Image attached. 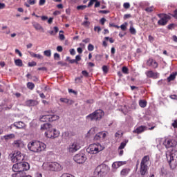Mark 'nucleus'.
I'll use <instances>...</instances> for the list:
<instances>
[{"instance_id": "f257e3e1", "label": "nucleus", "mask_w": 177, "mask_h": 177, "mask_svg": "<svg viewBox=\"0 0 177 177\" xmlns=\"http://www.w3.org/2000/svg\"><path fill=\"white\" fill-rule=\"evenodd\" d=\"M28 149L33 153H39L46 149V145L39 141H35L28 144Z\"/></svg>"}, {"instance_id": "f03ea898", "label": "nucleus", "mask_w": 177, "mask_h": 177, "mask_svg": "<svg viewBox=\"0 0 177 177\" xmlns=\"http://www.w3.org/2000/svg\"><path fill=\"white\" fill-rule=\"evenodd\" d=\"M43 169L45 171H54L59 172L63 169V166L57 162H44L42 165Z\"/></svg>"}, {"instance_id": "7ed1b4c3", "label": "nucleus", "mask_w": 177, "mask_h": 177, "mask_svg": "<svg viewBox=\"0 0 177 177\" xmlns=\"http://www.w3.org/2000/svg\"><path fill=\"white\" fill-rule=\"evenodd\" d=\"M167 160L171 169H175L177 166V151L171 150L169 153H166Z\"/></svg>"}, {"instance_id": "20e7f679", "label": "nucleus", "mask_w": 177, "mask_h": 177, "mask_svg": "<svg viewBox=\"0 0 177 177\" xmlns=\"http://www.w3.org/2000/svg\"><path fill=\"white\" fill-rule=\"evenodd\" d=\"M104 115V111L102 109L95 110L86 117V121H100Z\"/></svg>"}, {"instance_id": "39448f33", "label": "nucleus", "mask_w": 177, "mask_h": 177, "mask_svg": "<svg viewBox=\"0 0 177 177\" xmlns=\"http://www.w3.org/2000/svg\"><path fill=\"white\" fill-rule=\"evenodd\" d=\"M102 150H104V147L102 146L100 143L91 144L87 149V151L90 154H97V153H100Z\"/></svg>"}, {"instance_id": "423d86ee", "label": "nucleus", "mask_w": 177, "mask_h": 177, "mask_svg": "<svg viewBox=\"0 0 177 177\" xmlns=\"http://www.w3.org/2000/svg\"><path fill=\"white\" fill-rule=\"evenodd\" d=\"M107 172H109V167L106 165H100L96 167L94 174L96 176L102 177L107 175Z\"/></svg>"}, {"instance_id": "0eeeda50", "label": "nucleus", "mask_w": 177, "mask_h": 177, "mask_svg": "<svg viewBox=\"0 0 177 177\" xmlns=\"http://www.w3.org/2000/svg\"><path fill=\"white\" fill-rule=\"evenodd\" d=\"M158 17L160 18L158 21V24L159 26H167V24H168V21L171 20V16L167 14H158Z\"/></svg>"}, {"instance_id": "6e6552de", "label": "nucleus", "mask_w": 177, "mask_h": 177, "mask_svg": "<svg viewBox=\"0 0 177 177\" xmlns=\"http://www.w3.org/2000/svg\"><path fill=\"white\" fill-rule=\"evenodd\" d=\"M81 149V144H80L79 140L74 141L73 142H71L68 147V151L69 153H75V151H78Z\"/></svg>"}, {"instance_id": "1a4fd4ad", "label": "nucleus", "mask_w": 177, "mask_h": 177, "mask_svg": "<svg viewBox=\"0 0 177 177\" xmlns=\"http://www.w3.org/2000/svg\"><path fill=\"white\" fill-rule=\"evenodd\" d=\"M24 160V156L21 154V152H15L11 156L12 162H21Z\"/></svg>"}, {"instance_id": "9d476101", "label": "nucleus", "mask_w": 177, "mask_h": 177, "mask_svg": "<svg viewBox=\"0 0 177 177\" xmlns=\"http://www.w3.org/2000/svg\"><path fill=\"white\" fill-rule=\"evenodd\" d=\"M73 160L77 164H84L86 161V156L83 153H78L74 156Z\"/></svg>"}, {"instance_id": "9b49d317", "label": "nucleus", "mask_w": 177, "mask_h": 177, "mask_svg": "<svg viewBox=\"0 0 177 177\" xmlns=\"http://www.w3.org/2000/svg\"><path fill=\"white\" fill-rule=\"evenodd\" d=\"M177 142L175 139L167 138L164 142V145L166 149H169L171 147H175L176 146Z\"/></svg>"}, {"instance_id": "f8f14e48", "label": "nucleus", "mask_w": 177, "mask_h": 177, "mask_svg": "<svg viewBox=\"0 0 177 177\" xmlns=\"http://www.w3.org/2000/svg\"><path fill=\"white\" fill-rule=\"evenodd\" d=\"M106 136H107V132L106 131L99 132L95 136L94 140H104V139L106 138Z\"/></svg>"}, {"instance_id": "ddd939ff", "label": "nucleus", "mask_w": 177, "mask_h": 177, "mask_svg": "<svg viewBox=\"0 0 177 177\" xmlns=\"http://www.w3.org/2000/svg\"><path fill=\"white\" fill-rule=\"evenodd\" d=\"M147 66L151 67V68H157L158 67V63L153 58H149L147 61Z\"/></svg>"}, {"instance_id": "4468645a", "label": "nucleus", "mask_w": 177, "mask_h": 177, "mask_svg": "<svg viewBox=\"0 0 177 177\" xmlns=\"http://www.w3.org/2000/svg\"><path fill=\"white\" fill-rule=\"evenodd\" d=\"M53 136L50 135V132H46L45 136L46 138H49L50 139H55V138L59 137V135H60V132L56 129H53Z\"/></svg>"}, {"instance_id": "2eb2a0df", "label": "nucleus", "mask_w": 177, "mask_h": 177, "mask_svg": "<svg viewBox=\"0 0 177 177\" xmlns=\"http://www.w3.org/2000/svg\"><path fill=\"white\" fill-rule=\"evenodd\" d=\"M145 74L148 78H153V80H157L160 77V73H154L153 71H148L145 72Z\"/></svg>"}, {"instance_id": "dca6fc26", "label": "nucleus", "mask_w": 177, "mask_h": 177, "mask_svg": "<svg viewBox=\"0 0 177 177\" xmlns=\"http://www.w3.org/2000/svg\"><path fill=\"white\" fill-rule=\"evenodd\" d=\"M51 127H52V124L48 123H45L41 126V130L47 129L48 131L46 132H50V135L53 136V129H50Z\"/></svg>"}, {"instance_id": "f3484780", "label": "nucleus", "mask_w": 177, "mask_h": 177, "mask_svg": "<svg viewBox=\"0 0 177 177\" xmlns=\"http://www.w3.org/2000/svg\"><path fill=\"white\" fill-rule=\"evenodd\" d=\"M149 171V166H144L140 165V174L141 176H147V171Z\"/></svg>"}, {"instance_id": "a211bd4d", "label": "nucleus", "mask_w": 177, "mask_h": 177, "mask_svg": "<svg viewBox=\"0 0 177 177\" xmlns=\"http://www.w3.org/2000/svg\"><path fill=\"white\" fill-rule=\"evenodd\" d=\"M12 127H15L17 129H23L26 127V123L19 121V122H15L13 124H11L10 128Z\"/></svg>"}, {"instance_id": "6ab92c4d", "label": "nucleus", "mask_w": 177, "mask_h": 177, "mask_svg": "<svg viewBox=\"0 0 177 177\" xmlns=\"http://www.w3.org/2000/svg\"><path fill=\"white\" fill-rule=\"evenodd\" d=\"M19 167H21V171L24 172V171H28L30 169V164L27 162H19Z\"/></svg>"}, {"instance_id": "aec40b11", "label": "nucleus", "mask_w": 177, "mask_h": 177, "mask_svg": "<svg viewBox=\"0 0 177 177\" xmlns=\"http://www.w3.org/2000/svg\"><path fill=\"white\" fill-rule=\"evenodd\" d=\"M149 161H150V156L149 155L145 156L141 160L140 165L148 167Z\"/></svg>"}, {"instance_id": "412c9836", "label": "nucleus", "mask_w": 177, "mask_h": 177, "mask_svg": "<svg viewBox=\"0 0 177 177\" xmlns=\"http://www.w3.org/2000/svg\"><path fill=\"white\" fill-rule=\"evenodd\" d=\"M32 26L37 31H42V32H45L44 27H42V26H41L38 22L33 21L32 23Z\"/></svg>"}, {"instance_id": "4be33fe9", "label": "nucleus", "mask_w": 177, "mask_h": 177, "mask_svg": "<svg viewBox=\"0 0 177 177\" xmlns=\"http://www.w3.org/2000/svg\"><path fill=\"white\" fill-rule=\"evenodd\" d=\"M12 145L14 147H17L18 149H21V147H24V142L21 140H15Z\"/></svg>"}, {"instance_id": "5701e85b", "label": "nucleus", "mask_w": 177, "mask_h": 177, "mask_svg": "<svg viewBox=\"0 0 177 177\" xmlns=\"http://www.w3.org/2000/svg\"><path fill=\"white\" fill-rule=\"evenodd\" d=\"M124 164H125V162H115L112 164V168L113 171H115V169H118Z\"/></svg>"}, {"instance_id": "b1692460", "label": "nucleus", "mask_w": 177, "mask_h": 177, "mask_svg": "<svg viewBox=\"0 0 177 177\" xmlns=\"http://www.w3.org/2000/svg\"><path fill=\"white\" fill-rule=\"evenodd\" d=\"M147 127L145 126H140L138 127L136 129L133 130V133H142V132H145L146 131Z\"/></svg>"}, {"instance_id": "393cba45", "label": "nucleus", "mask_w": 177, "mask_h": 177, "mask_svg": "<svg viewBox=\"0 0 177 177\" xmlns=\"http://www.w3.org/2000/svg\"><path fill=\"white\" fill-rule=\"evenodd\" d=\"M26 104L29 106H37V104H38V102L35 100H29L26 102Z\"/></svg>"}, {"instance_id": "a878e982", "label": "nucleus", "mask_w": 177, "mask_h": 177, "mask_svg": "<svg viewBox=\"0 0 177 177\" xmlns=\"http://www.w3.org/2000/svg\"><path fill=\"white\" fill-rule=\"evenodd\" d=\"M12 177H24L26 176V172L19 171L12 174Z\"/></svg>"}, {"instance_id": "bb28decb", "label": "nucleus", "mask_w": 177, "mask_h": 177, "mask_svg": "<svg viewBox=\"0 0 177 177\" xmlns=\"http://www.w3.org/2000/svg\"><path fill=\"white\" fill-rule=\"evenodd\" d=\"M41 122H50V115H44L40 117Z\"/></svg>"}, {"instance_id": "cd10ccee", "label": "nucleus", "mask_w": 177, "mask_h": 177, "mask_svg": "<svg viewBox=\"0 0 177 177\" xmlns=\"http://www.w3.org/2000/svg\"><path fill=\"white\" fill-rule=\"evenodd\" d=\"M13 172H19L21 171L20 162H17L12 166Z\"/></svg>"}, {"instance_id": "c85d7f7f", "label": "nucleus", "mask_w": 177, "mask_h": 177, "mask_svg": "<svg viewBox=\"0 0 177 177\" xmlns=\"http://www.w3.org/2000/svg\"><path fill=\"white\" fill-rule=\"evenodd\" d=\"M54 30H48V32L50 34V35H56L57 32H59V28L57 26H55Z\"/></svg>"}, {"instance_id": "c756f323", "label": "nucleus", "mask_w": 177, "mask_h": 177, "mask_svg": "<svg viewBox=\"0 0 177 177\" xmlns=\"http://www.w3.org/2000/svg\"><path fill=\"white\" fill-rule=\"evenodd\" d=\"M30 55L32 57H35L36 59H39L40 60H42V59H44V56H42L41 54H35L31 52L30 53Z\"/></svg>"}, {"instance_id": "7c9ffc66", "label": "nucleus", "mask_w": 177, "mask_h": 177, "mask_svg": "<svg viewBox=\"0 0 177 177\" xmlns=\"http://www.w3.org/2000/svg\"><path fill=\"white\" fill-rule=\"evenodd\" d=\"M131 169H123L121 171H120V175L122 176H127V175H128V174H129Z\"/></svg>"}, {"instance_id": "2f4dec72", "label": "nucleus", "mask_w": 177, "mask_h": 177, "mask_svg": "<svg viewBox=\"0 0 177 177\" xmlns=\"http://www.w3.org/2000/svg\"><path fill=\"white\" fill-rule=\"evenodd\" d=\"M15 64L17 67H23V61L20 59H15Z\"/></svg>"}, {"instance_id": "473e14b6", "label": "nucleus", "mask_w": 177, "mask_h": 177, "mask_svg": "<svg viewBox=\"0 0 177 177\" xmlns=\"http://www.w3.org/2000/svg\"><path fill=\"white\" fill-rule=\"evenodd\" d=\"M15 136L14 133H11V134H8L3 136V139H5V140H9L10 139H15Z\"/></svg>"}, {"instance_id": "72a5a7b5", "label": "nucleus", "mask_w": 177, "mask_h": 177, "mask_svg": "<svg viewBox=\"0 0 177 177\" xmlns=\"http://www.w3.org/2000/svg\"><path fill=\"white\" fill-rule=\"evenodd\" d=\"M59 117L57 115H50V122H52L53 121H57V120H59Z\"/></svg>"}, {"instance_id": "f704fd0d", "label": "nucleus", "mask_w": 177, "mask_h": 177, "mask_svg": "<svg viewBox=\"0 0 177 177\" xmlns=\"http://www.w3.org/2000/svg\"><path fill=\"white\" fill-rule=\"evenodd\" d=\"M176 77V74H171L169 77H167V81L168 82H171V81H174Z\"/></svg>"}, {"instance_id": "c9c22d12", "label": "nucleus", "mask_w": 177, "mask_h": 177, "mask_svg": "<svg viewBox=\"0 0 177 177\" xmlns=\"http://www.w3.org/2000/svg\"><path fill=\"white\" fill-rule=\"evenodd\" d=\"M44 56H46L47 57H50L52 56V51L50 50H46L44 51Z\"/></svg>"}, {"instance_id": "e433bc0d", "label": "nucleus", "mask_w": 177, "mask_h": 177, "mask_svg": "<svg viewBox=\"0 0 177 177\" xmlns=\"http://www.w3.org/2000/svg\"><path fill=\"white\" fill-rule=\"evenodd\" d=\"M27 88H28V89H30V91H32V89L35 88V84H34V83L32 82H28Z\"/></svg>"}, {"instance_id": "4c0bfd02", "label": "nucleus", "mask_w": 177, "mask_h": 177, "mask_svg": "<svg viewBox=\"0 0 177 177\" xmlns=\"http://www.w3.org/2000/svg\"><path fill=\"white\" fill-rule=\"evenodd\" d=\"M139 105L142 107V108H145L147 105V102L145 101V100H140L139 101Z\"/></svg>"}, {"instance_id": "58836bf2", "label": "nucleus", "mask_w": 177, "mask_h": 177, "mask_svg": "<svg viewBox=\"0 0 177 177\" xmlns=\"http://www.w3.org/2000/svg\"><path fill=\"white\" fill-rule=\"evenodd\" d=\"M130 33L132 34V35H136V29L133 28V26L131 25L129 28Z\"/></svg>"}, {"instance_id": "ea45409f", "label": "nucleus", "mask_w": 177, "mask_h": 177, "mask_svg": "<svg viewBox=\"0 0 177 177\" xmlns=\"http://www.w3.org/2000/svg\"><path fill=\"white\" fill-rule=\"evenodd\" d=\"M128 143V141H124L121 142L120 147H119V150H122V149L125 148V146H127V144Z\"/></svg>"}, {"instance_id": "a19ab883", "label": "nucleus", "mask_w": 177, "mask_h": 177, "mask_svg": "<svg viewBox=\"0 0 177 177\" xmlns=\"http://www.w3.org/2000/svg\"><path fill=\"white\" fill-rule=\"evenodd\" d=\"M153 10H154L153 6L147 7V8H145V12H147V13H151V12H153Z\"/></svg>"}, {"instance_id": "79ce46f5", "label": "nucleus", "mask_w": 177, "mask_h": 177, "mask_svg": "<svg viewBox=\"0 0 177 177\" xmlns=\"http://www.w3.org/2000/svg\"><path fill=\"white\" fill-rule=\"evenodd\" d=\"M127 26H128V23L125 22L124 24H122L120 28L122 31L127 30Z\"/></svg>"}, {"instance_id": "37998d69", "label": "nucleus", "mask_w": 177, "mask_h": 177, "mask_svg": "<svg viewBox=\"0 0 177 177\" xmlns=\"http://www.w3.org/2000/svg\"><path fill=\"white\" fill-rule=\"evenodd\" d=\"M77 9V10H84V9H86V5L78 6Z\"/></svg>"}, {"instance_id": "c03bdc74", "label": "nucleus", "mask_w": 177, "mask_h": 177, "mask_svg": "<svg viewBox=\"0 0 177 177\" xmlns=\"http://www.w3.org/2000/svg\"><path fill=\"white\" fill-rule=\"evenodd\" d=\"M122 73L124 74H128L129 73L128 68H127V66H123L122 68Z\"/></svg>"}, {"instance_id": "a18cd8bd", "label": "nucleus", "mask_w": 177, "mask_h": 177, "mask_svg": "<svg viewBox=\"0 0 177 177\" xmlns=\"http://www.w3.org/2000/svg\"><path fill=\"white\" fill-rule=\"evenodd\" d=\"M88 50H89V52H92V50H93V49H95V46H93V44H88V47H87Z\"/></svg>"}, {"instance_id": "49530a36", "label": "nucleus", "mask_w": 177, "mask_h": 177, "mask_svg": "<svg viewBox=\"0 0 177 177\" xmlns=\"http://www.w3.org/2000/svg\"><path fill=\"white\" fill-rule=\"evenodd\" d=\"M109 39L110 44H114V39H113V38H111V37L110 38L109 37H104L105 41H109Z\"/></svg>"}, {"instance_id": "de8ad7c7", "label": "nucleus", "mask_w": 177, "mask_h": 177, "mask_svg": "<svg viewBox=\"0 0 177 177\" xmlns=\"http://www.w3.org/2000/svg\"><path fill=\"white\" fill-rule=\"evenodd\" d=\"M82 76H80V77H76L75 79V82H76V84H79V82H82Z\"/></svg>"}, {"instance_id": "09e8293b", "label": "nucleus", "mask_w": 177, "mask_h": 177, "mask_svg": "<svg viewBox=\"0 0 177 177\" xmlns=\"http://www.w3.org/2000/svg\"><path fill=\"white\" fill-rule=\"evenodd\" d=\"M28 66L29 67H34V66H37V62H28Z\"/></svg>"}, {"instance_id": "8fccbe9b", "label": "nucleus", "mask_w": 177, "mask_h": 177, "mask_svg": "<svg viewBox=\"0 0 177 177\" xmlns=\"http://www.w3.org/2000/svg\"><path fill=\"white\" fill-rule=\"evenodd\" d=\"M59 38L60 41H64V39H66V37H64V35L63 33L59 34Z\"/></svg>"}, {"instance_id": "3c124183", "label": "nucleus", "mask_w": 177, "mask_h": 177, "mask_svg": "<svg viewBox=\"0 0 177 177\" xmlns=\"http://www.w3.org/2000/svg\"><path fill=\"white\" fill-rule=\"evenodd\" d=\"M91 24V22L90 21H84L83 23H82V26H84V27H89V25Z\"/></svg>"}, {"instance_id": "603ef678", "label": "nucleus", "mask_w": 177, "mask_h": 177, "mask_svg": "<svg viewBox=\"0 0 177 177\" xmlns=\"http://www.w3.org/2000/svg\"><path fill=\"white\" fill-rule=\"evenodd\" d=\"M96 1L97 0H91L87 6V8H91V6H92V5H93Z\"/></svg>"}, {"instance_id": "864d4df0", "label": "nucleus", "mask_w": 177, "mask_h": 177, "mask_svg": "<svg viewBox=\"0 0 177 177\" xmlns=\"http://www.w3.org/2000/svg\"><path fill=\"white\" fill-rule=\"evenodd\" d=\"M61 177H74V176H73L68 173H64L61 176Z\"/></svg>"}, {"instance_id": "5fc2aeb1", "label": "nucleus", "mask_w": 177, "mask_h": 177, "mask_svg": "<svg viewBox=\"0 0 177 177\" xmlns=\"http://www.w3.org/2000/svg\"><path fill=\"white\" fill-rule=\"evenodd\" d=\"M59 100L62 103H66V104L68 103V99H67V98H60Z\"/></svg>"}, {"instance_id": "6e6d98bb", "label": "nucleus", "mask_w": 177, "mask_h": 177, "mask_svg": "<svg viewBox=\"0 0 177 177\" xmlns=\"http://www.w3.org/2000/svg\"><path fill=\"white\" fill-rule=\"evenodd\" d=\"M123 6L124 9H129V8H131V4H129V3H124Z\"/></svg>"}, {"instance_id": "4d7b16f0", "label": "nucleus", "mask_w": 177, "mask_h": 177, "mask_svg": "<svg viewBox=\"0 0 177 177\" xmlns=\"http://www.w3.org/2000/svg\"><path fill=\"white\" fill-rule=\"evenodd\" d=\"M54 59L55 60H59V59H60V55H59V53H55L54 54Z\"/></svg>"}, {"instance_id": "13d9d810", "label": "nucleus", "mask_w": 177, "mask_h": 177, "mask_svg": "<svg viewBox=\"0 0 177 177\" xmlns=\"http://www.w3.org/2000/svg\"><path fill=\"white\" fill-rule=\"evenodd\" d=\"M82 74L84 75V77H89V73H88L86 71H83Z\"/></svg>"}, {"instance_id": "bf43d9fd", "label": "nucleus", "mask_w": 177, "mask_h": 177, "mask_svg": "<svg viewBox=\"0 0 177 177\" xmlns=\"http://www.w3.org/2000/svg\"><path fill=\"white\" fill-rule=\"evenodd\" d=\"M94 31H97V32H100V31H102V28L100 26H95Z\"/></svg>"}, {"instance_id": "052dcab7", "label": "nucleus", "mask_w": 177, "mask_h": 177, "mask_svg": "<svg viewBox=\"0 0 177 177\" xmlns=\"http://www.w3.org/2000/svg\"><path fill=\"white\" fill-rule=\"evenodd\" d=\"M165 80H160L158 82V85H165Z\"/></svg>"}, {"instance_id": "680f3d73", "label": "nucleus", "mask_w": 177, "mask_h": 177, "mask_svg": "<svg viewBox=\"0 0 177 177\" xmlns=\"http://www.w3.org/2000/svg\"><path fill=\"white\" fill-rule=\"evenodd\" d=\"M102 71H104V73H107V71H109V68L107 67V66H102Z\"/></svg>"}, {"instance_id": "e2e57ef3", "label": "nucleus", "mask_w": 177, "mask_h": 177, "mask_svg": "<svg viewBox=\"0 0 177 177\" xmlns=\"http://www.w3.org/2000/svg\"><path fill=\"white\" fill-rule=\"evenodd\" d=\"M109 27H115V28H120V26L118 25H115V24L114 23L109 24Z\"/></svg>"}, {"instance_id": "0e129e2a", "label": "nucleus", "mask_w": 177, "mask_h": 177, "mask_svg": "<svg viewBox=\"0 0 177 177\" xmlns=\"http://www.w3.org/2000/svg\"><path fill=\"white\" fill-rule=\"evenodd\" d=\"M75 59L76 60V64H78V62H80V61L81 60V56H80V55H76Z\"/></svg>"}, {"instance_id": "69168bd1", "label": "nucleus", "mask_w": 177, "mask_h": 177, "mask_svg": "<svg viewBox=\"0 0 177 177\" xmlns=\"http://www.w3.org/2000/svg\"><path fill=\"white\" fill-rule=\"evenodd\" d=\"M69 52H70V53H71V55L72 56L75 55V50L74 48H71V49L69 50Z\"/></svg>"}, {"instance_id": "338daca9", "label": "nucleus", "mask_w": 177, "mask_h": 177, "mask_svg": "<svg viewBox=\"0 0 177 177\" xmlns=\"http://www.w3.org/2000/svg\"><path fill=\"white\" fill-rule=\"evenodd\" d=\"M172 127L174 128H177V120H175L174 122L171 124Z\"/></svg>"}, {"instance_id": "774afa93", "label": "nucleus", "mask_w": 177, "mask_h": 177, "mask_svg": "<svg viewBox=\"0 0 177 177\" xmlns=\"http://www.w3.org/2000/svg\"><path fill=\"white\" fill-rule=\"evenodd\" d=\"M173 17H174L175 19H177V9H176L174 12V15H172Z\"/></svg>"}]
</instances>
